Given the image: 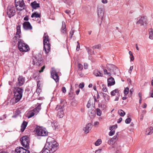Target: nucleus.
<instances>
[{
	"label": "nucleus",
	"mask_w": 153,
	"mask_h": 153,
	"mask_svg": "<svg viewBox=\"0 0 153 153\" xmlns=\"http://www.w3.org/2000/svg\"><path fill=\"white\" fill-rule=\"evenodd\" d=\"M58 144L55 139L51 137H48L45 146L42 150V153H53L57 149Z\"/></svg>",
	"instance_id": "obj_1"
},
{
	"label": "nucleus",
	"mask_w": 153,
	"mask_h": 153,
	"mask_svg": "<svg viewBox=\"0 0 153 153\" xmlns=\"http://www.w3.org/2000/svg\"><path fill=\"white\" fill-rule=\"evenodd\" d=\"M44 50L46 53H48L50 51L51 47L49 43V36L46 33H45L43 36Z\"/></svg>",
	"instance_id": "obj_2"
},
{
	"label": "nucleus",
	"mask_w": 153,
	"mask_h": 153,
	"mask_svg": "<svg viewBox=\"0 0 153 153\" xmlns=\"http://www.w3.org/2000/svg\"><path fill=\"white\" fill-rule=\"evenodd\" d=\"M18 48L21 52H27L29 50L28 45L24 42L23 41L20 39L18 41Z\"/></svg>",
	"instance_id": "obj_3"
},
{
	"label": "nucleus",
	"mask_w": 153,
	"mask_h": 153,
	"mask_svg": "<svg viewBox=\"0 0 153 153\" xmlns=\"http://www.w3.org/2000/svg\"><path fill=\"white\" fill-rule=\"evenodd\" d=\"M36 134L38 136H45L48 135V132L46 129L42 127L37 126L36 128Z\"/></svg>",
	"instance_id": "obj_4"
},
{
	"label": "nucleus",
	"mask_w": 153,
	"mask_h": 153,
	"mask_svg": "<svg viewBox=\"0 0 153 153\" xmlns=\"http://www.w3.org/2000/svg\"><path fill=\"white\" fill-rule=\"evenodd\" d=\"M22 145L25 148L28 149L29 147V140L27 136L23 137L20 139Z\"/></svg>",
	"instance_id": "obj_5"
},
{
	"label": "nucleus",
	"mask_w": 153,
	"mask_h": 153,
	"mask_svg": "<svg viewBox=\"0 0 153 153\" xmlns=\"http://www.w3.org/2000/svg\"><path fill=\"white\" fill-rule=\"evenodd\" d=\"M105 9L104 6L102 4L99 5L97 7V14L99 18L102 20L104 15Z\"/></svg>",
	"instance_id": "obj_6"
},
{
	"label": "nucleus",
	"mask_w": 153,
	"mask_h": 153,
	"mask_svg": "<svg viewBox=\"0 0 153 153\" xmlns=\"http://www.w3.org/2000/svg\"><path fill=\"white\" fill-rule=\"evenodd\" d=\"M7 14L9 18L13 16L15 14V7L13 5L8 6L7 12Z\"/></svg>",
	"instance_id": "obj_7"
},
{
	"label": "nucleus",
	"mask_w": 153,
	"mask_h": 153,
	"mask_svg": "<svg viewBox=\"0 0 153 153\" xmlns=\"http://www.w3.org/2000/svg\"><path fill=\"white\" fill-rule=\"evenodd\" d=\"M33 61L34 64L37 66H41L43 64L42 59L40 56L38 57L37 56L35 57V59L33 60Z\"/></svg>",
	"instance_id": "obj_8"
},
{
	"label": "nucleus",
	"mask_w": 153,
	"mask_h": 153,
	"mask_svg": "<svg viewBox=\"0 0 153 153\" xmlns=\"http://www.w3.org/2000/svg\"><path fill=\"white\" fill-rule=\"evenodd\" d=\"M15 151L17 153H30V152L28 150L22 147H18L16 149Z\"/></svg>",
	"instance_id": "obj_9"
},
{
	"label": "nucleus",
	"mask_w": 153,
	"mask_h": 153,
	"mask_svg": "<svg viewBox=\"0 0 153 153\" xmlns=\"http://www.w3.org/2000/svg\"><path fill=\"white\" fill-rule=\"evenodd\" d=\"M51 77L54 79L56 82L59 80V76L55 70H52L51 72Z\"/></svg>",
	"instance_id": "obj_10"
},
{
	"label": "nucleus",
	"mask_w": 153,
	"mask_h": 153,
	"mask_svg": "<svg viewBox=\"0 0 153 153\" xmlns=\"http://www.w3.org/2000/svg\"><path fill=\"white\" fill-rule=\"evenodd\" d=\"M25 82V78L21 76H19L18 79V82L16 83V86L19 87L23 85Z\"/></svg>",
	"instance_id": "obj_11"
},
{
	"label": "nucleus",
	"mask_w": 153,
	"mask_h": 153,
	"mask_svg": "<svg viewBox=\"0 0 153 153\" xmlns=\"http://www.w3.org/2000/svg\"><path fill=\"white\" fill-rule=\"evenodd\" d=\"M23 28L26 30H31L32 29V27L30 23L28 22H25L23 24Z\"/></svg>",
	"instance_id": "obj_12"
},
{
	"label": "nucleus",
	"mask_w": 153,
	"mask_h": 153,
	"mask_svg": "<svg viewBox=\"0 0 153 153\" xmlns=\"http://www.w3.org/2000/svg\"><path fill=\"white\" fill-rule=\"evenodd\" d=\"M147 23V20L145 17H142L141 19L138 21L136 24H140V25H144V24H146Z\"/></svg>",
	"instance_id": "obj_13"
},
{
	"label": "nucleus",
	"mask_w": 153,
	"mask_h": 153,
	"mask_svg": "<svg viewBox=\"0 0 153 153\" xmlns=\"http://www.w3.org/2000/svg\"><path fill=\"white\" fill-rule=\"evenodd\" d=\"M92 127V125L91 123H88L85 127L83 128V130L85 131V134H87L89 132Z\"/></svg>",
	"instance_id": "obj_14"
},
{
	"label": "nucleus",
	"mask_w": 153,
	"mask_h": 153,
	"mask_svg": "<svg viewBox=\"0 0 153 153\" xmlns=\"http://www.w3.org/2000/svg\"><path fill=\"white\" fill-rule=\"evenodd\" d=\"M22 96V94H19L14 93V97L13 98V100L15 101V102L17 103L20 100Z\"/></svg>",
	"instance_id": "obj_15"
},
{
	"label": "nucleus",
	"mask_w": 153,
	"mask_h": 153,
	"mask_svg": "<svg viewBox=\"0 0 153 153\" xmlns=\"http://www.w3.org/2000/svg\"><path fill=\"white\" fill-rule=\"evenodd\" d=\"M19 4L17 5V4H15V6L17 10L20 11L24 9L25 5L24 2H22V3Z\"/></svg>",
	"instance_id": "obj_16"
},
{
	"label": "nucleus",
	"mask_w": 153,
	"mask_h": 153,
	"mask_svg": "<svg viewBox=\"0 0 153 153\" xmlns=\"http://www.w3.org/2000/svg\"><path fill=\"white\" fill-rule=\"evenodd\" d=\"M23 91V89L22 88H19L18 87L15 88L14 93L15 94L22 95Z\"/></svg>",
	"instance_id": "obj_17"
},
{
	"label": "nucleus",
	"mask_w": 153,
	"mask_h": 153,
	"mask_svg": "<svg viewBox=\"0 0 153 153\" xmlns=\"http://www.w3.org/2000/svg\"><path fill=\"white\" fill-rule=\"evenodd\" d=\"M107 67V69L111 72H114L116 69H117V68L114 65L111 64L108 65Z\"/></svg>",
	"instance_id": "obj_18"
},
{
	"label": "nucleus",
	"mask_w": 153,
	"mask_h": 153,
	"mask_svg": "<svg viewBox=\"0 0 153 153\" xmlns=\"http://www.w3.org/2000/svg\"><path fill=\"white\" fill-rule=\"evenodd\" d=\"M61 31L62 33L66 35L67 33L66 25L64 22L62 21V26L61 30Z\"/></svg>",
	"instance_id": "obj_19"
},
{
	"label": "nucleus",
	"mask_w": 153,
	"mask_h": 153,
	"mask_svg": "<svg viewBox=\"0 0 153 153\" xmlns=\"http://www.w3.org/2000/svg\"><path fill=\"white\" fill-rule=\"evenodd\" d=\"M107 82L108 86L113 85L115 84L114 79L112 77L109 78L108 79Z\"/></svg>",
	"instance_id": "obj_20"
},
{
	"label": "nucleus",
	"mask_w": 153,
	"mask_h": 153,
	"mask_svg": "<svg viewBox=\"0 0 153 153\" xmlns=\"http://www.w3.org/2000/svg\"><path fill=\"white\" fill-rule=\"evenodd\" d=\"M30 5L34 9H36V8L39 7H40L39 4L37 3L36 1L31 3Z\"/></svg>",
	"instance_id": "obj_21"
},
{
	"label": "nucleus",
	"mask_w": 153,
	"mask_h": 153,
	"mask_svg": "<svg viewBox=\"0 0 153 153\" xmlns=\"http://www.w3.org/2000/svg\"><path fill=\"white\" fill-rule=\"evenodd\" d=\"M27 124V123L25 121H24L21 126V131L22 132L25 130Z\"/></svg>",
	"instance_id": "obj_22"
},
{
	"label": "nucleus",
	"mask_w": 153,
	"mask_h": 153,
	"mask_svg": "<svg viewBox=\"0 0 153 153\" xmlns=\"http://www.w3.org/2000/svg\"><path fill=\"white\" fill-rule=\"evenodd\" d=\"M17 32L16 35H18L19 36V38H20L21 37L20 34L21 33V26L19 25H18L16 27Z\"/></svg>",
	"instance_id": "obj_23"
},
{
	"label": "nucleus",
	"mask_w": 153,
	"mask_h": 153,
	"mask_svg": "<svg viewBox=\"0 0 153 153\" xmlns=\"http://www.w3.org/2000/svg\"><path fill=\"white\" fill-rule=\"evenodd\" d=\"M94 75L96 76L102 77L103 76V74L99 71L97 70H95L93 72Z\"/></svg>",
	"instance_id": "obj_24"
},
{
	"label": "nucleus",
	"mask_w": 153,
	"mask_h": 153,
	"mask_svg": "<svg viewBox=\"0 0 153 153\" xmlns=\"http://www.w3.org/2000/svg\"><path fill=\"white\" fill-rule=\"evenodd\" d=\"M41 104H39L38 106L35 108L33 110L35 113L36 115L39 111L41 110Z\"/></svg>",
	"instance_id": "obj_25"
},
{
	"label": "nucleus",
	"mask_w": 153,
	"mask_h": 153,
	"mask_svg": "<svg viewBox=\"0 0 153 153\" xmlns=\"http://www.w3.org/2000/svg\"><path fill=\"white\" fill-rule=\"evenodd\" d=\"M146 133L148 135L152 134L153 133V127H150L147 128L146 130Z\"/></svg>",
	"instance_id": "obj_26"
},
{
	"label": "nucleus",
	"mask_w": 153,
	"mask_h": 153,
	"mask_svg": "<svg viewBox=\"0 0 153 153\" xmlns=\"http://www.w3.org/2000/svg\"><path fill=\"white\" fill-rule=\"evenodd\" d=\"M64 114L63 110L62 109L59 110L57 116L60 118L63 117Z\"/></svg>",
	"instance_id": "obj_27"
},
{
	"label": "nucleus",
	"mask_w": 153,
	"mask_h": 153,
	"mask_svg": "<svg viewBox=\"0 0 153 153\" xmlns=\"http://www.w3.org/2000/svg\"><path fill=\"white\" fill-rule=\"evenodd\" d=\"M149 38L151 39H153V29L151 28L149 30Z\"/></svg>",
	"instance_id": "obj_28"
},
{
	"label": "nucleus",
	"mask_w": 153,
	"mask_h": 153,
	"mask_svg": "<svg viewBox=\"0 0 153 153\" xmlns=\"http://www.w3.org/2000/svg\"><path fill=\"white\" fill-rule=\"evenodd\" d=\"M40 16V15L37 12H34L32 13L31 16L32 18L36 17L39 18Z\"/></svg>",
	"instance_id": "obj_29"
},
{
	"label": "nucleus",
	"mask_w": 153,
	"mask_h": 153,
	"mask_svg": "<svg viewBox=\"0 0 153 153\" xmlns=\"http://www.w3.org/2000/svg\"><path fill=\"white\" fill-rule=\"evenodd\" d=\"M101 95H102L105 101L108 100L109 97V96L106 94H104L103 93H100Z\"/></svg>",
	"instance_id": "obj_30"
},
{
	"label": "nucleus",
	"mask_w": 153,
	"mask_h": 153,
	"mask_svg": "<svg viewBox=\"0 0 153 153\" xmlns=\"http://www.w3.org/2000/svg\"><path fill=\"white\" fill-rule=\"evenodd\" d=\"M118 113L122 117L124 116L126 114L125 112L122 109L119 110Z\"/></svg>",
	"instance_id": "obj_31"
},
{
	"label": "nucleus",
	"mask_w": 153,
	"mask_h": 153,
	"mask_svg": "<svg viewBox=\"0 0 153 153\" xmlns=\"http://www.w3.org/2000/svg\"><path fill=\"white\" fill-rule=\"evenodd\" d=\"M36 115L35 113L33 111L30 112L28 114V118H29Z\"/></svg>",
	"instance_id": "obj_32"
},
{
	"label": "nucleus",
	"mask_w": 153,
	"mask_h": 153,
	"mask_svg": "<svg viewBox=\"0 0 153 153\" xmlns=\"http://www.w3.org/2000/svg\"><path fill=\"white\" fill-rule=\"evenodd\" d=\"M119 92V90L118 89H115L114 90L111 91V95L114 96L116 94Z\"/></svg>",
	"instance_id": "obj_33"
},
{
	"label": "nucleus",
	"mask_w": 153,
	"mask_h": 153,
	"mask_svg": "<svg viewBox=\"0 0 153 153\" xmlns=\"http://www.w3.org/2000/svg\"><path fill=\"white\" fill-rule=\"evenodd\" d=\"M63 105L62 106L61 105H57L56 107V108L55 109L56 110H61L62 109V110L63 109Z\"/></svg>",
	"instance_id": "obj_34"
},
{
	"label": "nucleus",
	"mask_w": 153,
	"mask_h": 153,
	"mask_svg": "<svg viewBox=\"0 0 153 153\" xmlns=\"http://www.w3.org/2000/svg\"><path fill=\"white\" fill-rule=\"evenodd\" d=\"M97 114L98 116H100L101 114V111L99 108H97L96 109Z\"/></svg>",
	"instance_id": "obj_35"
},
{
	"label": "nucleus",
	"mask_w": 153,
	"mask_h": 153,
	"mask_svg": "<svg viewBox=\"0 0 153 153\" xmlns=\"http://www.w3.org/2000/svg\"><path fill=\"white\" fill-rule=\"evenodd\" d=\"M102 142V141L100 139H98L95 142V145L96 146L99 145Z\"/></svg>",
	"instance_id": "obj_36"
},
{
	"label": "nucleus",
	"mask_w": 153,
	"mask_h": 153,
	"mask_svg": "<svg viewBox=\"0 0 153 153\" xmlns=\"http://www.w3.org/2000/svg\"><path fill=\"white\" fill-rule=\"evenodd\" d=\"M22 2H24L23 0H15V4H17V5H18L19 4L22 3Z\"/></svg>",
	"instance_id": "obj_37"
},
{
	"label": "nucleus",
	"mask_w": 153,
	"mask_h": 153,
	"mask_svg": "<svg viewBox=\"0 0 153 153\" xmlns=\"http://www.w3.org/2000/svg\"><path fill=\"white\" fill-rule=\"evenodd\" d=\"M129 89L128 87L126 88L125 89L124 91V93L125 95H127L129 92Z\"/></svg>",
	"instance_id": "obj_38"
},
{
	"label": "nucleus",
	"mask_w": 153,
	"mask_h": 153,
	"mask_svg": "<svg viewBox=\"0 0 153 153\" xmlns=\"http://www.w3.org/2000/svg\"><path fill=\"white\" fill-rule=\"evenodd\" d=\"M101 47V45L99 44L97 45H95L92 47V48L93 49H100Z\"/></svg>",
	"instance_id": "obj_39"
},
{
	"label": "nucleus",
	"mask_w": 153,
	"mask_h": 153,
	"mask_svg": "<svg viewBox=\"0 0 153 153\" xmlns=\"http://www.w3.org/2000/svg\"><path fill=\"white\" fill-rule=\"evenodd\" d=\"M103 71L105 74H107L109 76H111V73L110 72H108L106 69H104Z\"/></svg>",
	"instance_id": "obj_40"
},
{
	"label": "nucleus",
	"mask_w": 153,
	"mask_h": 153,
	"mask_svg": "<svg viewBox=\"0 0 153 153\" xmlns=\"http://www.w3.org/2000/svg\"><path fill=\"white\" fill-rule=\"evenodd\" d=\"M117 125H113V126L110 127L109 129L110 130H111L112 129L113 130V129H115L116 128H117Z\"/></svg>",
	"instance_id": "obj_41"
},
{
	"label": "nucleus",
	"mask_w": 153,
	"mask_h": 153,
	"mask_svg": "<svg viewBox=\"0 0 153 153\" xmlns=\"http://www.w3.org/2000/svg\"><path fill=\"white\" fill-rule=\"evenodd\" d=\"M131 121V119L130 118H128L126 119L125 120V123L127 124L129 123H130Z\"/></svg>",
	"instance_id": "obj_42"
},
{
	"label": "nucleus",
	"mask_w": 153,
	"mask_h": 153,
	"mask_svg": "<svg viewBox=\"0 0 153 153\" xmlns=\"http://www.w3.org/2000/svg\"><path fill=\"white\" fill-rule=\"evenodd\" d=\"M117 136H114L113 138H111V141H112L113 142H115L117 140Z\"/></svg>",
	"instance_id": "obj_43"
},
{
	"label": "nucleus",
	"mask_w": 153,
	"mask_h": 153,
	"mask_svg": "<svg viewBox=\"0 0 153 153\" xmlns=\"http://www.w3.org/2000/svg\"><path fill=\"white\" fill-rule=\"evenodd\" d=\"M78 67L80 71L82 70L83 68V65L80 64H78Z\"/></svg>",
	"instance_id": "obj_44"
},
{
	"label": "nucleus",
	"mask_w": 153,
	"mask_h": 153,
	"mask_svg": "<svg viewBox=\"0 0 153 153\" xmlns=\"http://www.w3.org/2000/svg\"><path fill=\"white\" fill-rule=\"evenodd\" d=\"M115 133V131L114 130H113L112 129L111 130V131L109 133V135L110 136H112Z\"/></svg>",
	"instance_id": "obj_45"
},
{
	"label": "nucleus",
	"mask_w": 153,
	"mask_h": 153,
	"mask_svg": "<svg viewBox=\"0 0 153 153\" xmlns=\"http://www.w3.org/2000/svg\"><path fill=\"white\" fill-rule=\"evenodd\" d=\"M74 32V30L73 29H72L70 31V36H71V38L72 37V36H73V34Z\"/></svg>",
	"instance_id": "obj_46"
},
{
	"label": "nucleus",
	"mask_w": 153,
	"mask_h": 153,
	"mask_svg": "<svg viewBox=\"0 0 153 153\" xmlns=\"http://www.w3.org/2000/svg\"><path fill=\"white\" fill-rule=\"evenodd\" d=\"M84 86V84L83 83H81L79 85V88H82Z\"/></svg>",
	"instance_id": "obj_47"
},
{
	"label": "nucleus",
	"mask_w": 153,
	"mask_h": 153,
	"mask_svg": "<svg viewBox=\"0 0 153 153\" xmlns=\"http://www.w3.org/2000/svg\"><path fill=\"white\" fill-rule=\"evenodd\" d=\"M91 102L89 100L88 101V103L87 105V107L88 108H90L91 105Z\"/></svg>",
	"instance_id": "obj_48"
},
{
	"label": "nucleus",
	"mask_w": 153,
	"mask_h": 153,
	"mask_svg": "<svg viewBox=\"0 0 153 153\" xmlns=\"http://www.w3.org/2000/svg\"><path fill=\"white\" fill-rule=\"evenodd\" d=\"M45 67L44 65L41 68V70L39 71V72L41 73L42 72H43V71H44V69H45Z\"/></svg>",
	"instance_id": "obj_49"
},
{
	"label": "nucleus",
	"mask_w": 153,
	"mask_h": 153,
	"mask_svg": "<svg viewBox=\"0 0 153 153\" xmlns=\"http://www.w3.org/2000/svg\"><path fill=\"white\" fill-rule=\"evenodd\" d=\"M62 91L63 93H65L66 91L65 88L64 87H63L62 88Z\"/></svg>",
	"instance_id": "obj_50"
},
{
	"label": "nucleus",
	"mask_w": 153,
	"mask_h": 153,
	"mask_svg": "<svg viewBox=\"0 0 153 153\" xmlns=\"http://www.w3.org/2000/svg\"><path fill=\"white\" fill-rule=\"evenodd\" d=\"M133 66H131L130 67L129 69L128 70V72L131 74V73L133 69Z\"/></svg>",
	"instance_id": "obj_51"
},
{
	"label": "nucleus",
	"mask_w": 153,
	"mask_h": 153,
	"mask_svg": "<svg viewBox=\"0 0 153 153\" xmlns=\"http://www.w3.org/2000/svg\"><path fill=\"white\" fill-rule=\"evenodd\" d=\"M86 50L87 51V52H88V53L89 54L90 52L91 51V49L90 48L88 47H86Z\"/></svg>",
	"instance_id": "obj_52"
},
{
	"label": "nucleus",
	"mask_w": 153,
	"mask_h": 153,
	"mask_svg": "<svg viewBox=\"0 0 153 153\" xmlns=\"http://www.w3.org/2000/svg\"><path fill=\"white\" fill-rule=\"evenodd\" d=\"M41 88L40 85L39 84V82H37V88L39 89Z\"/></svg>",
	"instance_id": "obj_53"
},
{
	"label": "nucleus",
	"mask_w": 153,
	"mask_h": 153,
	"mask_svg": "<svg viewBox=\"0 0 153 153\" xmlns=\"http://www.w3.org/2000/svg\"><path fill=\"white\" fill-rule=\"evenodd\" d=\"M102 90L103 91L105 92H106L107 91V88L105 87H103Z\"/></svg>",
	"instance_id": "obj_54"
},
{
	"label": "nucleus",
	"mask_w": 153,
	"mask_h": 153,
	"mask_svg": "<svg viewBox=\"0 0 153 153\" xmlns=\"http://www.w3.org/2000/svg\"><path fill=\"white\" fill-rule=\"evenodd\" d=\"M102 151V149H99L96 151L95 153H100Z\"/></svg>",
	"instance_id": "obj_55"
},
{
	"label": "nucleus",
	"mask_w": 153,
	"mask_h": 153,
	"mask_svg": "<svg viewBox=\"0 0 153 153\" xmlns=\"http://www.w3.org/2000/svg\"><path fill=\"white\" fill-rule=\"evenodd\" d=\"M113 142V141H111V139L110 140H108V143L110 145L112 144Z\"/></svg>",
	"instance_id": "obj_56"
},
{
	"label": "nucleus",
	"mask_w": 153,
	"mask_h": 153,
	"mask_svg": "<svg viewBox=\"0 0 153 153\" xmlns=\"http://www.w3.org/2000/svg\"><path fill=\"white\" fill-rule=\"evenodd\" d=\"M102 2L104 4H106L108 2V1L107 0H102Z\"/></svg>",
	"instance_id": "obj_57"
},
{
	"label": "nucleus",
	"mask_w": 153,
	"mask_h": 153,
	"mask_svg": "<svg viewBox=\"0 0 153 153\" xmlns=\"http://www.w3.org/2000/svg\"><path fill=\"white\" fill-rule=\"evenodd\" d=\"M122 120V117H120L118 121H117V123H119L121 122Z\"/></svg>",
	"instance_id": "obj_58"
},
{
	"label": "nucleus",
	"mask_w": 153,
	"mask_h": 153,
	"mask_svg": "<svg viewBox=\"0 0 153 153\" xmlns=\"http://www.w3.org/2000/svg\"><path fill=\"white\" fill-rule=\"evenodd\" d=\"M24 20L26 21L28 20H29L28 17L27 16H26L24 18Z\"/></svg>",
	"instance_id": "obj_59"
},
{
	"label": "nucleus",
	"mask_w": 153,
	"mask_h": 153,
	"mask_svg": "<svg viewBox=\"0 0 153 153\" xmlns=\"http://www.w3.org/2000/svg\"><path fill=\"white\" fill-rule=\"evenodd\" d=\"M36 91L37 92H38L39 93H40V92H41V88H37Z\"/></svg>",
	"instance_id": "obj_60"
},
{
	"label": "nucleus",
	"mask_w": 153,
	"mask_h": 153,
	"mask_svg": "<svg viewBox=\"0 0 153 153\" xmlns=\"http://www.w3.org/2000/svg\"><path fill=\"white\" fill-rule=\"evenodd\" d=\"M84 68L85 69H87V68L88 65L87 64L85 63L84 64Z\"/></svg>",
	"instance_id": "obj_61"
},
{
	"label": "nucleus",
	"mask_w": 153,
	"mask_h": 153,
	"mask_svg": "<svg viewBox=\"0 0 153 153\" xmlns=\"http://www.w3.org/2000/svg\"><path fill=\"white\" fill-rule=\"evenodd\" d=\"M80 91V89H78L76 91V93L77 95H78L79 92Z\"/></svg>",
	"instance_id": "obj_62"
},
{
	"label": "nucleus",
	"mask_w": 153,
	"mask_h": 153,
	"mask_svg": "<svg viewBox=\"0 0 153 153\" xmlns=\"http://www.w3.org/2000/svg\"><path fill=\"white\" fill-rule=\"evenodd\" d=\"M131 56L130 57L131 60L133 61L134 59V56H133V55H131Z\"/></svg>",
	"instance_id": "obj_63"
},
{
	"label": "nucleus",
	"mask_w": 153,
	"mask_h": 153,
	"mask_svg": "<svg viewBox=\"0 0 153 153\" xmlns=\"http://www.w3.org/2000/svg\"><path fill=\"white\" fill-rule=\"evenodd\" d=\"M21 113L20 111L19 110H17L16 111V113L17 114H19Z\"/></svg>",
	"instance_id": "obj_64"
}]
</instances>
